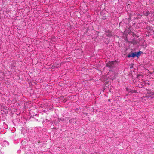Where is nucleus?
<instances>
[{
    "instance_id": "1",
    "label": "nucleus",
    "mask_w": 154,
    "mask_h": 154,
    "mask_svg": "<svg viewBox=\"0 0 154 154\" xmlns=\"http://www.w3.org/2000/svg\"><path fill=\"white\" fill-rule=\"evenodd\" d=\"M117 64V62L116 61L109 62L106 64V66L110 68L115 67Z\"/></svg>"
},
{
    "instance_id": "2",
    "label": "nucleus",
    "mask_w": 154,
    "mask_h": 154,
    "mask_svg": "<svg viewBox=\"0 0 154 154\" xmlns=\"http://www.w3.org/2000/svg\"><path fill=\"white\" fill-rule=\"evenodd\" d=\"M141 54V52L140 51H139L138 52H133L132 53V57H137L138 58Z\"/></svg>"
},
{
    "instance_id": "3",
    "label": "nucleus",
    "mask_w": 154,
    "mask_h": 154,
    "mask_svg": "<svg viewBox=\"0 0 154 154\" xmlns=\"http://www.w3.org/2000/svg\"><path fill=\"white\" fill-rule=\"evenodd\" d=\"M154 93L153 92H150L147 93L146 94V96H143V97L144 98H148L149 97L152 96L153 95Z\"/></svg>"
},
{
    "instance_id": "4",
    "label": "nucleus",
    "mask_w": 154,
    "mask_h": 154,
    "mask_svg": "<svg viewBox=\"0 0 154 154\" xmlns=\"http://www.w3.org/2000/svg\"><path fill=\"white\" fill-rule=\"evenodd\" d=\"M75 118H72L70 119L69 121V122L70 123H71L72 122H75V123H76V121H75Z\"/></svg>"
},
{
    "instance_id": "5",
    "label": "nucleus",
    "mask_w": 154,
    "mask_h": 154,
    "mask_svg": "<svg viewBox=\"0 0 154 154\" xmlns=\"http://www.w3.org/2000/svg\"><path fill=\"white\" fill-rule=\"evenodd\" d=\"M3 144L5 145V146H8L9 145V143L7 141H5L3 142Z\"/></svg>"
},
{
    "instance_id": "6",
    "label": "nucleus",
    "mask_w": 154,
    "mask_h": 154,
    "mask_svg": "<svg viewBox=\"0 0 154 154\" xmlns=\"http://www.w3.org/2000/svg\"><path fill=\"white\" fill-rule=\"evenodd\" d=\"M149 14H150V13L149 11H147L146 12H145L144 13V14L145 15L147 16H148Z\"/></svg>"
},
{
    "instance_id": "7",
    "label": "nucleus",
    "mask_w": 154,
    "mask_h": 154,
    "mask_svg": "<svg viewBox=\"0 0 154 154\" xmlns=\"http://www.w3.org/2000/svg\"><path fill=\"white\" fill-rule=\"evenodd\" d=\"M112 75H114V72L112 71H110L109 72H108V74H110Z\"/></svg>"
},
{
    "instance_id": "8",
    "label": "nucleus",
    "mask_w": 154,
    "mask_h": 154,
    "mask_svg": "<svg viewBox=\"0 0 154 154\" xmlns=\"http://www.w3.org/2000/svg\"><path fill=\"white\" fill-rule=\"evenodd\" d=\"M107 33H108V34L107 35H108L110 36L112 35V33L111 31H108V32Z\"/></svg>"
},
{
    "instance_id": "9",
    "label": "nucleus",
    "mask_w": 154,
    "mask_h": 154,
    "mask_svg": "<svg viewBox=\"0 0 154 154\" xmlns=\"http://www.w3.org/2000/svg\"><path fill=\"white\" fill-rule=\"evenodd\" d=\"M132 53L130 54H129L127 55V57L128 58H130V57H132Z\"/></svg>"
},
{
    "instance_id": "10",
    "label": "nucleus",
    "mask_w": 154,
    "mask_h": 154,
    "mask_svg": "<svg viewBox=\"0 0 154 154\" xmlns=\"http://www.w3.org/2000/svg\"><path fill=\"white\" fill-rule=\"evenodd\" d=\"M126 90L128 92H130L131 91V90L129 89L128 88H126Z\"/></svg>"
},
{
    "instance_id": "11",
    "label": "nucleus",
    "mask_w": 154,
    "mask_h": 154,
    "mask_svg": "<svg viewBox=\"0 0 154 154\" xmlns=\"http://www.w3.org/2000/svg\"><path fill=\"white\" fill-rule=\"evenodd\" d=\"M109 100V101H110V100H109H109Z\"/></svg>"
},
{
    "instance_id": "12",
    "label": "nucleus",
    "mask_w": 154,
    "mask_h": 154,
    "mask_svg": "<svg viewBox=\"0 0 154 154\" xmlns=\"http://www.w3.org/2000/svg\"><path fill=\"white\" fill-rule=\"evenodd\" d=\"M61 120H62V121H63V120H62V119H61Z\"/></svg>"
},
{
    "instance_id": "13",
    "label": "nucleus",
    "mask_w": 154,
    "mask_h": 154,
    "mask_svg": "<svg viewBox=\"0 0 154 154\" xmlns=\"http://www.w3.org/2000/svg\"><path fill=\"white\" fill-rule=\"evenodd\" d=\"M61 120H62V121H63V120H62V119H61Z\"/></svg>"
}]
</instances>
